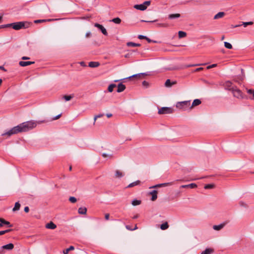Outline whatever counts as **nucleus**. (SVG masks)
Instances as JSON below:
<instances>
[{
  "mask_svg": "<svg viewBox=\"0 0 254 254\" xmlns=\"http://www.w3.org/2000/svg\"><path fill=\"white\" fill-rule=\"evenodd\" d=\"M37 125V123L34 121L24 122L2 133V135H6L7 137H9L13 134H17L19 132L27 131L35 128Z\"/></svg>",
  "mask_w": 254,
  "mask_h": 254,
  "instance_id": "nucleus-1",
  "label": "nucleus"
},
{
  "mask_svg": "<svg viewBox=\"0 0 254 254\" xmlns=\"http://www.w3.org/2000/svg\"><path fill=\"white\" fill-rule=\"evenodd\" d=\"M31 24V23L27 21H20L10 24H7L6 25H0V26H1V28L12 27L13 29L18 30L22 28H27L29 27Z\"/></svg>",
  "mask_w": 254,
  "mask_h": 254,
  "instance_id": "nucleus-2",
  "label": "nucleus"
},
{
  "mask_svg": "<svg viewBox=\"0 0 254 254\" xmlns=\"http://www.w3.org/2000/svg\"><path fill=\"white\" fill-rule=\"evenodd\" d=\"M190 101H185L177 102L176 104V107L178 109L186 111L188 109H190Z\"/></svg>",
  "mask_w": 254,
  "mask_h": 254,
  "instance_id": "nucleus-3",
  "label": "nucleus"
},
{
  "mask_svg": "<svg viewBox=\"0 0 254 254\" xmlns=\"http://www.w3.org/2000/svg\"><path fill=\"white\" fill-rule=\"evenodd\" d=\"M232 92L233 94L234 97L238 99H242L244 98L242 92L236 86H235V88L233 89Z\"/></svg>",
  "mask_w": 254,
  "mask_h": 254,
  "instance_id": "nucleus-4",
  "label": "nucleus"
},
{
  "mask_svg": "<svg viewBox=\"0 0 254 254\" xmlns=\"http://www.w3.org/2000/svg\"><path fill=\"white\" fill-rule=\"evenodd\" d=\"M173 110L170 107H162L159 109V114H166L172 113Z\"/></svg>",
  "mask_w": 254,
  "mask_h": 254,
  "instance_id": "nucleus-5",
  "label": "nucleus"
},
{
  "mask_svg": "<svg viewBox=\"0 0 254 254\" xmlns=\"http://www.w3.org/2000/svg\"><path fill=\"white\" fill-rule=\"evenodd\" d=\"M224 86L226 90L232 91L233 89L235 88V86L232 85V83L230 81H226L224 84Z\"/></svg>",
  "mask_w": 254,
  "mask_h": 254,
  "instance_id": "nucleus-6",
  "label": "nucleus"
},
{
  "mask_svg": "<svg viewBox=\"0 0 254 254\" xmlns=\"http://www.w3.org/2000/svg\"><path fill=\"white\" fill-rule=\"evenodd\" d=\"M94 26L99 28L104 35H107L108 33L106 29L101 24L98 23H95Z\"/></svg>",
  "mask_w": 254,
  "mask_h": 254,
  "instance_id": "nucleus-7",
  "label": "nucleus"
},
{
  "mask_svg": "<svg viewBox=\"0 0 254 254\" xmlns=\"http://www.w3.org/2000/svg\"><path fill=\"white\" fill-rule=\"evenodd\" d=\"M13 248H14L13 244L12 243H9L7 245L2 246L0 248V249H1V250L2 249H5V250H11L13 249Z\"/></svg>",
  "mask_w": 254,
  "mask_h": 254,
  "instance_id": "nucleus-8",
  "label": "nucleus"
},
{
  "mask_svg": "<svg viewBox=\"0 0 254 254\" xmlns=\"http://www.w3.org/2000/svg\"><path fill=\"white\" fill-rule=\"evenodd\" d=\"M201 102L200 100L196 99L193 100L191 105H190V110H191L193 107L198 106L201 104Z\"/></svg>",
  "mask_w": 254,
  "mask_h": 254,
  "instance_id": "nucleus-9",
  "label": "nucleus"
},
{
  "mask_svg": "<svg viewBox=\"0 0 254 254\" xmlns=\"http://www.w3.org/2000/svg\"><path fill=\"white\" fill-rule=\"evenodd\" d=\"M149 194L152 195L151 200L155 201L157 198V191L156 190H153L149 192Z\"/></svg>",
  "mask_w": 254,
  "mask_h": 254,
  "instance_id": "nucleus-10",
  "label": "nucleus"
},
{
  "mask_svg": "<svg viewBox=\"0 0 254 254\" xmlns=\"http://www.w3.org/2000/svg\"><path fill=\"white\" fill-rule=\"evenodd\" d=\"M134 7L138 10H144L146 9V5H145L144 4H136L134 6Z\"/></svg>",
  "mask_w": 254,
  "mask_h": 254,
  "instance_id": "nucleus-11",
  "label": "nucleus"
},
{
  "mask_svg": "<svg viewBox=\"0 0 254 254\" xmlns=\"http://www.w3.org/2000/svg\"><path fill=\"white\" fill-rule=\"evenodd\" d=\"M126 89V86L122 83L118 85L117 92L120 93L124 91Z\"/></svg>",
  "mask_w": 254,
  "mask_h": 254,
  "instance_id": "nucleus-12",
  "label": "nucleus"
},
{
  "mask_svg": "<svg viewBox=\"0 0 254 254\" xmlns=\"http://www.w3.org/2000/svg\"><path fill=\"white\" fill-rule=\"evenodd\" d=\"M197 187L196 184L194 183H191L189 185H182L180 187L181 188H190L193 189Z\"/></svg>",
  "mask_w": 254,
  "mask_h": 254,
  "instance_id": "nucleus-13",
  "label": "nucleus"
},
{
  "mask_svg": "<svg viewBox=\"0 0 254 254\" xmlns=\"http://www.w3.org/2000/svg\"><path fill=\"white\" fill-rule=\"evenodd\" d=\"M176 83H177V82L176 81L171 82V80L168 79L166 81V82L165 83V85L167 87H170L172 85H175Z\"/></svg>",
  "mask_w": 254,
  "mask_h": 254,
  "instance_id": "nucleus-14",
  "label": "nucleus"
},
{
  "mask_svg": "<svg viewBox=\"0 0 254 254\" xmlns=\"http://www.w3.org/2000/svg\"><path fill=\"white\" fill-rule=\"evenodd\" d=\"M57 226L53 222H50L46 225V228L49 229H55Z\"/></svg>",
  "mask_w": 254,
  "mask_h": 254,
  "instance_id": "nucleus-15",
  "label": "nucleus"
},
{
  "mask_svg": "<svg viewBox=\"0 0 254 254\" xmlns=\"http://www.w3.org/2000/svg\"><path fill=\"white\" fill-rule=\"evenodd\" d=\"M34 64V62H23L20 61L19 63V64L21 66H26L32 64Z\"/></svg>",
  "mask_w": 254,
  "mask_h": 254,
  "instance_id": "nucleus-16",
  "label": "nucleus"
},
{
  "mask_svg": "<svg viewBox=\"0 0 254 254\" xmlns=\"http://www.w3.org/2000/svg\"><path fill=\"white\" fill-rule=\"evenodd\" d=\"M124 175V173L120 170H117L115 171V177L116 178H121L123 177Z\"/></svg>",
  "mask_w": 254,
  "mask_h": 254,
  "instance_id": "nucleus-17",
  "label": "nucleus"
},
{
  "mask_svg": "<svg viewBox=\"0 0 254 254\" xmlns=\"http://www.w3.org/2000/svg\"><path fill=\"white\" fill-rule=\"evenodd\" d=\"M225 225L224 223H222L218 225H213V229L216 231H219L224 227Z\"/></svg>",
  "mask_w": 254,
  "mask_h": 254,
  "instance_id": "nucleus-18",
  "label": "nucleus"
},
{
  "mask_svg": "<svg viewBox=\"0 0 254 254\" xmlns=\"http://www.w3.org/2000/svg\"><path fill=\"white\" fill-rule=\"evenodd\" d=\"M214 252V250L211 248H207L203 251L201 254H211Z\"/></svg>",
  "mask_w": 254,
  "mask_h": 254,
  "instance_id": "nucleus-19",
  "label": "nucleus"
},
{
  "mask_svg": "<svg viewBox=\"0 0 254 254\" xmlns=\"http://www.w3.org/2000/svg\"><path fill=\"white\" fill-rule=\"evenodd\" d=\"M100 65L98 62H90L89 63V66L90 67H97Z\"/></svg>",
  "mask_w": 254,
  "mask_h": 254,
  "instance_id": "nucleus-20",
  "label": "nucleus"
},
{
  "mask_svg": "<svg viewBox=\"0 0 254 254\" xmlns=\"http://www.w3.org/2000/svg\"><path fill=\"white\" fill-rule=\"evenodd\" d=\"M225 15V13L224 12H219L214 16V19H217L219 18H221L223 17Z\"/></svg>",
  "mask_w": 254,
  "mask_h": 254,
  "instance_id": "nucleus-21",
  "label": "nucleus"
},
{
  "mask_svg": "<svg viewBox=\"0 0 254 254\" xmlns=\"http://www.w3.org/2000/svg\"><path fill=\"white\" fill-rule=\"evenodd\" d=\"M78 212L80 214H85L87 212L86 207H80L78 210Z\"/></svg>",
  "mask_w": 254,
  "mask_h": 254,
  "instance_id": "nucleus-22",
  "label": "nucleus"
},
{
  "mask_svg": "<svg viewBox=\"0 0 254 254\" xmlns=\"http://www.w3.org/2000/svg\"><path fill=\"white\" fill-rule=\"evenodd\" d=\"M144 75H146V74L144 73H138V74L132 75L127 77V78H131L132 77H136V78H139L141 76H142Z\"/></svg>",
  "mask_w": 254,
  "mask_h": 254,
  "instance_id": "nucleus-23",
  "label": "nucleus"
},
{
  "mask_svg": "<svg viewBox=\"0 0 254 254\" xmlns=\"http://www.w3.org/2000/svg\"><path fill=\"white\" fill-rule=\"evenodd\" d=\"M180 16H181V15L179 13L170 14L169 15L168 18L169 19H174V18H179Z\"/></svg>",
  "mask_w": 254,
  "mask_h": 254,
  "instance_id": "nucleus-24",
  "label": "nucleus"
},
{
  "mask_svg": "<svg viewBox=\"0 0 254 254\" xmlns=\"http://www.w3.org/2000/svg\"><path fill=\"white\" fill-rule=\"evenodd\" d=\"M140 183V181L138 180V181H136L135 182H134L133 183H130V184H129L128 185L127 187L128 188H131V187H134L135 186L139 185Z\"/></svg>",
  "mask_w": 254,
  "mask_h": 254,
  "instance_id": "nucleus-25",
  "label": "nucleus"
},
{
  "mask_svg": "<svg viewBox=\"0 0 254 254\" xmlns=\"http://www.w3.org/2000/svg\"><path fill=\"white\" fill-rule=\"evenodd\" d=\"M169 228V225L167 222L162 224L160 226V228L163 230H165Z\"/></svg>",
  "mask_w": 254,
  "mask_h": 254,
  "instance_id": "nucleus-26",
  "label": "nucleus"
},
{
  "mask_svg": "<svg viewBox=\"0 0 254 254\" xmlns=\"http://www.w3.org/2000/svg\"><path fill=\"white\" fill-rule=\"evenodd\" d=\"M127 45L128 47H139V46H140V44L135 43L131 42L127 43Z\"/></svg>",
  "mask_w": 254,
  "mask_h": 254,
  "instance_id": "nucleus-27",
  "label": "nucleus"
},
{
  "mask_svg": "<svg viewBox=\"0 0 254 254\" xmlns=\"http://www.w3.org/2000/svg\"><path fill=\"white\" fill-rule=\"evenodd\" d=\"M74 250V247L73 246H71L68 248L64 250L63 251V253L64 254H68V253H69V252L70 251H72V250Z\"/></svg>",
  "mask_w": 254,
  "mask_h": 254,
  "instance_id": "nucleus-28",
  "label": "nucleus"
},
{
  "mask_svg": "<svg viewBox=\"0 0 254 254\" xmlns=\"http://www.w3.org/2000/svg\"><path fill=\"white\" fill-rule=\"evenodd\" d=\"M20 207V204L19 203V202H16L15 203V205L14 208H13L12 210L13 211H15L19 210Z\"/></svg>",
  "mask_w": 254,
  "mask_h": 254,
  "instance_id": "nucleus-29",
  "label": "nucleus"
},
{
  "mask_svg": "<svg viewBox=\"0 0 254 254\" xmlns=\"http://www.w3.org/2000/svg\"><path fill=\"white\" fill-rule=\"evenodd\" d=\"M141 200L137 199H134L131 202V204L133 206L138 205L141 204Z\"/></svg>",
  "mask_w": 254,
  "mask_h": 254,
  "instance_id": "nucleus-30",
  "label": "nucleus"
},
{
  "mask_svg": "<svg viewBox=\"0 0 254 254\" xmlns=\"http://www.w3.org/2000/svg\"><path fill=\"white\" fill-rule=\"evenodd\" d=\"M116 87V85L115 84H111L109 85L108 88V90L109 92H113L114 88Z\"/></svg>",
  "mask_w": 254,
  "mask_h": 254,
  "instance_id": "nucleus-31",
  "label": "nucleus"
},
{
  "mask_svg": "<svg viewBox=\"0 0 254 254\" xmlns=\"http://www.w3.org/2000/svg\"><path fill=\"white\" fill-rule=\"evenodd\" d=\"M187 33L185 32L180 31L178 32V36L179 38H182L186 37Z\"/></svg>",
  "mask_w": 254,
  "mask_h": 254,
  "instance_id": "nucleus-32",
  "label": "nucleus"
},
{
  "mask_svg": "<svg viewBox=\"0 0 254 254\" xmlns=\"http://www.w3.org/2000/svg\"><path fill=\"white\" fill-rule=\"evenodd\" d=\"M111 21L116 24H120L121 22V19L119 17L113 18Z\"/></svg>",
  "mask_w": 254,
  "mask_h": 254,
  "instance_id": "nucleus-33",
  "label": "nucleus"
},
{
  "mask_svg": "<svg viewBox=\"0 0 254 254\" xmlns=\"http://www.w3.org/2000/svg\"><path fill=\"white\" fill-rule=\"evenodd\" d=\"M73 97V95H64L63 96V98L66 101L70 100Z\"/></svg>",
  "mask_w": 254,
  "mask_h": 254,
  "instance_id": "nucleus-34",
  "label": "nucleus"
},
{
  "mask_svg": "<svg viewBox=\"0 0 254 254\" xmlns=\"http://www.w3.org/2000/svg\"><path fill=\"white\" fill-rule=\"evenodd\" d=\"M224 46L226 48L228 49H232V45L230 43H228L227 42H224Z\"/></svg>",
  "mask_w": 254,
  "mask_h": 254,
  "instance_id": "nucleus-35",
  "label": "nucleus"
},
{
  "mask_svg": "<svg viewBox=\"0 0 254 254\" xmlns=\"http://www.w3.org/2000/svg\"><path fill=\"white\" fill-rule=\"evenodd\" d=\"M253 22L250 21V22H243L242 23V25L244 26V27H246L248 25H251L253 24Z\"/></svg>",
  "mask_w": 254,
  "mask_h": 254,
  "instance_id": "nucleus-36",
  "label": "nucleus"
},
{
  "mask_svg": "<svg viewBox=\"0 0 254 254\" xmlns=\"http://www.w3.org/2000/svg\"><path fill=\"white\" fill-rule=\"evenodd\" d=\"M214 187V185L213 184H207L206 185L204 188L205 189H210L213 188Z\"/></svg>",
  "mask_w": 254,
  "mask_h": 254,
  "instance_id": "nucleus-37",
  "label": "nucleus"
},
{
  "mask_svg": "<svg viewBox=\"0 0 254 254\" xmlns=\"http://www.w3.org/2000/svg\"><path fill=\"white\" fill-rule=\"evenodd\" d=\"M173 184H174V182H172L163 183V184H162L161 185L163 187H166V186H168L173 185Z\"/></svg>",
  "mask_w": 254,
  "mask_h": 254,
  "instance_id": "nucleus-38",
  "label": "nucleus"
},
{
  "mask_svg": "<svg viewBox=\"0 0 254 254\" xmlns=\"http://www.w3.org/2000/svg\"><path fill=\"white\" fill-rule=\"evenodd\" d=\"M69 200L71 202V203H75L77 201V199L75 197H73V196H70L69 198Z\"/></svg>",
  "mask_w": 254,
  "mask_h": 254,
  "instance_id": "nucleus-39",
  "label": "nucleus"
},
{
  "mask_svg": "<svg viewBox=\"0 0 254 254\" xmlns=\"http://www.w3.org/2000/svg\"><path fill=\"white\" fill-rule=\"evenodd\" d=\"M247 92L249 94L252 95L253 96V98H254V90L249 89V90H248Z\"/></svg>",
  "mask_w": 254,
  "mask_h": 254,
  "instance_id": "nucleus-40",
  "label": "nucleus"
},
{
  "mask_svg": "<svg viewBox=\"0 0 254 254\" xmlns=\"http://www.w3.org/2000/svg\"><path fill=\"white\" fill-rule=\"evenodd\" d=\"M102 156L104 158L109 157V158H111L112 157V154H107L106 153H103Z\"/></svg>",
  "mask_w": 254,
  "mask_h": 254,
  "instance_id": "nucleus-41",
  "label": "nucleus"
},
{
  "mask_svg": "<svg viewBox=\"0 0 254 254\" xmlns=\"http://www.w3.org/2000/svg\"><path fill=\"white\" fill-rule=\"evenodd\" d=\"M216 66H217V64H212L211 65L207 66L206 68H207V69H210V68H213V67H215Z\"/></svg>",
  "mask_w": 254,
  "mask_h": 254,
  "instance_id": "nucleus-42",
  "label": "nucleus"
},
{
  "mask_svg": "<svg viewBox=\"0 0 254 254\" xmlns=\"http://www.w3.org/2000/svg\"><path fill=\"white\" fill-rule=\"evenodd\" d=\"M138 38L139 39H147V37L144 35H139L138 36Z\"/></svg>",
  "mask_w": 254,
  "mask_h": 254,
  "instance_id": "nucleus-43",
  "label": "nucleus"
},
{
  "mask_svg": "<svg viewBox=\"0 0 254 254\" xmlns=\"http://www.w3.org/2000/svg\"><path fill=\"white\" fill-rule=\"evenodd\" d=\"M158 26L166 27L168 26V24L165 23H159L157 24Z\"/></svg>",
  "mask_w": 254,
  "mask_h": 254,
  "instance_id": "nucleus-44",
  "label": "nucleus"
},
{
  "mask_svg": "<svg viewBox=\"0 0 254 254\" xmlns=\"http://www.w3.org/2000/svg\"><path fill=\"white\" fill-rule=\"evenodd\" d=\"M5 220L2 218H0V224H1V225H2V227L3 226V225H4V222H5Z\"/></svg>",
  "mask_w": 254,
  "mask_h": 254,
  "instance_id": "nucleus-45",
  "label": "nucleus"
},
{
  "mask_svg": "<svg viewBox=\"0 0 254 254\" xmlns=\"http://www.w3.org/2000/svg\"><path fill=\"white\" fill-rule=\"evenodd\" d=\"M4 225H6L8 226V227H11L12 226L11 224H10V223H9V222L8 221H5V222H4Z\"/></svg>",
  "mask_w": 254,
  "mask_h": 254,
  "instance_id": "nucleus-46",
  "label": "nucleus"
},
{
  "mask_svg": "<svg viewBox=\"0 0 254 254\" xmlns=\"http://www.w3.org/2000/svg\"><path fill=\"white\" fill-rule=\"evenodd\" d=\"M46 21V20H36L34 21V23H38L43 22H44Z\"/></svg>",
  "mask_w": 254,
  "mask_h": 254,
  "instance_id": "nucleus-47",
  "label": "nucleus"
},
{
  "mask_svg": "<svg viewBox=\"0 0 254 254\" xmlns=\"http://www.w3.org/2000/svg\"><path fill=\"white\" fill-rule=\"evenodd\" d=\"M162 185V184H159L156 185L155 186L151 187H150V188H157V187H162L163 186H162V185Z\"/></svg>",
  "mask_w": 254,
  "mask_h": 254,
  "instance_id": "nucleus-48",
  "label": "nucleus"
},
{
  "mask_svg": "<svg viewBox=\"0 0 254 254\" xmlns=\"http://www.w3.org/2000/svg\"><path fill=\"white\" fill-rule=\"evenodd\" d=\"M148 84H149L146 81H143L142 82L143 86H145L146 87H148Z\"/></svg>",
  "mask_w": 254,
  "mask_h": 254,
  "instance_id": "nucleus-49",
  "label": "nucleus"
},
{
  "mask_svg": "<svg viewBox=\"0 0 254 254\" xmlns=\"http://www.w3.org/2000/svg\"><path fill=\"white\" fill-rule=\"evenodd\" d=\"M146 40L147 41V42L148 43H151V42H153V43H157V42L156 41H153V40H151V39H150L149 38H148V37H147V39H146Z\"/></svg>",
  "mask_w": 254,
  "mask_h": 254,
  "instance_id": "nucleus-50",
  "label": "nucleus"
},
{
  "mask_svg": "<svg viewBox=\"0 0 254 254\" xmlns=\"http://www.w3.org/2000/svg\"><path fill=\"white\" fill-rule=\"evenodd\" d=\"M150 1H145V2H144L143 4H144L145 5H146L148 6V5H149L150 4Z\"/></svg>",
  "mask_w": 254,
  "mask_h": 254,
  "instance_id": "nucleus-51",
  "label": "nucleus"
},
{
  "mask_svg": "<svg viewBox=\"0 0 254 254\" xmlns=\"http://www.w3.org/2000/svg\"><path fill=\"white\" fill-rule=\"evenodd\" d=\"M110 215L109 213H106L105 215V218L106 220H108L109 219Z\"/></svg>",
  "mask_w": 254,
  "mask_h": 254,
  "instance_id": "nucleus-52",
  "label": "nucleus"
},
{
  "mask_svg": "<svg viewBox=\"0 0 254 254\" xmlns=\"http://www.w3.org/2000/svg\"><path fill=\"white\" fill-rule=\"evenodd\" d=\"M102 116H103L102 115H98L95 116L94 117V123L95 122L96 119L98 118H100V117H102Z\"/></svg>",
  "mask_w": 254,
  "mask_h": 254,
  "instance_id": "nucleus-53",
  "label": "nucleus"
},
{
  "mask_svg": "<svg viewBox=\"0 0 254 254\" xmlns=\"http://www.w3.org/2000/svg\"><path fill=\"white\" fill-rule=\"evenodd\" d=\"M29 211V208L28 206H26L24 208V211L26 213L28 212Z\"/></svg>",
  "mask_w": 254,
  "mask_h": 254,
  "instance_id": "nucleus-54",
  "label": "nucleus"
},
{
  "mask_svg": "<svg viewBox=\"0 0 254 254\" xmlns=\"http://www.w3.org/2000/svg\"><path fill=\"white\" fill-rule=\"evenodd\" d=\"M91 33L90 32H88L86 33L85 36L86 37L88 38L90 36Z\"/></svg>",
  "mask_w": 254,
  "mask_h": 254,
  "instance_id": "nucleus-55",
  "label": "nucleus"
},
{
  "mask_svg": "<svg viewBox=\"0 0 254 254\" xmlns=\"http://www.w3.org/2000/svg\"><path fill=\"white\" fill-rule=\"evenodd\" d=\"M12 231L11 229H7V230H3V232H4V234L5 233H8V232H10Z\"/></svg>",
  "mask_w": 254,
  "mask_h": 254,
  "instance_id": "nucleus-56",
  "label": "nucleus"
},
{
  "mask_svg": "<svg viewBox=\"0 0 254 254\" xmlns=\"http://www.w3.org/2000/svg\"><path fill=\"white\" fill-rule=\"evenodd\" d=\"M61 116V114H59L58 115V116H56L54 119L53 120H57L59 118H60V117Z\"/></svg>",
  "mask_w": 254,
  "mask_h": 254,
  "instance_id": "nucleus-57",
  "label": "nucleus"
},
{
  "mask_svg": "<svg viewBox=\"0 0 254 254\" xmlns=\"http://www.w3.org/2000/svg\"><path fill=\"white\" fill-rule=\"evenodd\" d=\"M22 60H29L30 59V58L29 57H22Z\"/></svg>",
  "mask_w": 254,
  "mask_h": 254,
  "instance_id": "nucleus-58",
  "label": "nucleus"
},
{
  "mask_svg": "<svg viewBox=\"0 0 254 254\" xmlns=\"http://www.w3.org/2000/svg\"><path fill=\"white\" fill-rule=\"evenodd\" d=\"M202 69H203L202 67H199V68H196L194 71H200L201 70H202Z\"/></svg>",
  "mask_w": 254,
  "mask_h": 254,
  "instance_id": "nucleus-59",
  "label": "nucleus"
},
{
  "mask_svg": "<svg viewBox=\"0 0 254 254\" xmlns=\"http://www.w3.org/2000/svg\"><path fill=\"white\" fill-rule=\"evenodd\" d=\"M156 21V20H153V21H146V20H141V22H154Z\"/></svg>",
  "mask_w": 254,
  "mask_h": 254,
  "instance_id": "nucleus-60",
  "label": "nucleus"
},
{
  "mask_svg": "<svg viewBox=\"0 0 254 254\" xmlns=\"http://www.w3.org/2000/svg\"><path fill=\"white\" fill-rule=\"evenodd\" d=\"M80 65H82V66H86L85 63H84V62H81L80 63Z\"/></svg>",
  "mask_w": 254,
  "mask_h": 254,
  "instance_id": "nucleus-61",
  "label": "nucleus"
},
{
  "mask_svg": "<svg viewBox=\"0 0 254 254\" xmlns=\"http://www.w3.org/2000/svg\"><path fill=\"white\" fill-rule=\"evenodd\" d=\"M0 69H1L4 71H6V70L4 68L3 66H0Z\"/></svg>",
  "mask_w": 254,
  "mask_h": 254,
  "instance_id": "nucleus-62",
  "label": "nucleus"
},
{
  "mask_svg": "<svg viewBox=\"0 0 254 254\" xmlns=\"http://www.w3.org/2000/svg\"><path fill=\"white\" fill-rule=\"evenodd\" d=\"M112 114H107V117L108 118H110V117H112Z\"/></svg>",
  "mask_w": 254,
  "mask_h": 254,
  "instance_id": "nucleus-63",
  "label": "nucleus"
},
{
  "mask_svg": "<svg viewBox=\"0 0 254 254\" xmlns=\"http://www.w3.org/2000/svg\"><path fill=\"white\" fill-rule=\"evenodd\" d=\"M4 234V232H3V231H0V235H2Z\"/></svg>",
  "mask_w": 254,
  "mask_h": 254,
  "instance_id": "nucleus-64",
  "label": "nucleus"
}]
</instances>
